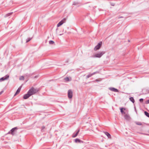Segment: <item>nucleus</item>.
Masks as SVG:
<instances>
[{"mask_svg": "<svg viewBox=\"0 0 149 149\" xmlns=\"http://www.w3.org/2000/svg\"><path fill=\"white\" fill-rule=\"evenodd\" d=\"M39 91L38 89L35 88L33 87H31L28 92L31 96L34 95Z\"/></svg>", "mask_w": 149, "mask_h": 149, "instance_id": "f257e3e1", "label": "nucleus"}, {"mask_svg": "<svg viewBox=\"0 0 149 149\" xmlns=\"http://www.w3.org/2000/svg\"><path fill=\"white\" fill-rule=\"evenodd\" d=\"M105 53V52L104 51L100 52L95 54L93 56V57L100 58Z\"/></svg>", "mask_w": 149, "mask_h": 149, "instance_id": "f03ea898", "label": "nucleus"}, {"mask_svg": "<svg viewBox=\"0 0 149 149\" xmlns=\"http://www.w3.org/2000/svg\"><path fill=\"white\" fill-rule=\"evenodd\" d=\"M102 44V42H100L94 48V50L95 51H96L100 49L101 47Z\"/></svg>", "mask_w": 149, "mask_h": 149, "instance_id": "7ed1b4c3", "label": "nucleus"}, {"mask_svg": "<svg viewBox=\"0 0 149 149\" xmlns=\"http://www.w3.org/2000/svg\"><path fill=\"white\" fill-rule=\"evenodd\" d=\"M68 96L69 98H71L72 97V91L71 90H69L68 91Z\"/></svg>", "mask_w": 149, "mask_h": 149, "instance_id": "20e7f679", "label": "nucleus"}, {"mask_svg": "<svg viewBox=\"0 0 149 149\" xmlns=\"http://www.w3.org/2000/svg\"><path fill=\"white\" fill-rule=\"evenodd\" d=\"M65 19L64 18L57 25V27H58L61 26L63 23L65 22Z\"/></svg>", "mask_w": 149, "mask_h": 149, "instance_id": "39448f33", "label": "nucleus"}, {"mask_svg": "<svg viewBox=\"0 0 149 149\" xmlns=\"http://www.w3.org/2000/svg\"><path fill=\"white\" fill-rule=\"evenodd\" d=\"M9 77V75H6L5 77L1 78L0 79V81L1 82L3 80L6 79L8 78Z\"/></svg>", "mask_w": 149, "mask_h": 149, "instance_id": "423d86ee", "label": "nucleus"}, {"mask_svg": "<svg viewBox=\"0 0 149 149\" xmlns=\"http://www.w3.org/2000/svg\"><path fill=\"white\" fill-rule=\"evenodd\" d=\"M30 96H31V95L29 94L28 93V92L27 94H25L24 95L23 98L24 99H26L28 98Z\"/></svg>", "mask_w": 149, "mask_h": 149, "instance_id": "0eeeda50", "label": "nucleus"}, {"mask_svg": "<svg viewBox=\"0 0 149 149\" xmlns=\"http://www.w3.org/2000/svg\"><path fill=\"white\" fill-rule=\"evenodd\" d=\"M109 89L111 91H112L114 92H118V90L117 89L115 88H113V87L109 88Z\"/></svg>", "mask_w": 149, "mask_h": 149, "instance_id": "6e6552de", "label": "nucleus"}, {"mask_svg": "<svg viewBox=\"0 0 149 149\" xmlns=\"http://www.w3.org/2000/svg\"><path fill=\"white\" fill-rule=\"evenodd\" d=\"M17 127H15L14 128H12L11 130H10V132H11L10 133V132H9V133H11V134H12V135H14V133H13V132H14L15 131V130H16V129H17Z\"/></svg>", "mask_w": 149, "mask_h": 149, "instance_id": "1a4fd4ad", "label": "nucleus"}, {"mask_svg": "<svg viewBox=\"0 0 149 149\" xmlns=\"http://www.w3.org/2000/svg\"><path fill=\"white\" fill-rule=\"evenodd\" d=\"M80 131V129H79L76 133H74L72 135V137L74 138L77 136Z\"/></svg>", "mask_w": 149, "mask_h": 149, "instance_id": "9d476101", "label": "nucleus"}, {"mask_svg": "<svg viewBox=\"0 0 149 149\" xmlns=\"http://www.w3.org/2000/svg\"><path fill=\"white\" fill-rule=\"evenodd\" d=\"M97 72H95L93 73H92L89 74L87 76L86 78H89V77H91L92 75L95 74V73H97Z\"/></svg>", "mask_w": 149, "mask_h": 149, "instance_id": "9b49d317", "label": "nucleus"}, {"mask_svg": "<svg viewBox=\"0 0 149 149\" xmlns=\"http://www.w3.org/2000/svg\"><path fill=\"white\" fill-rule=\"evenodd\" d=\"M21 87H20L18 88L17 89V91L15 94L14 95V96H15L20 92V91L21 90Z\"/></svg>", "mask_w": 149, "mask_h": 149, "instance_id": "f8f14e48", "label": "nucleus"}, {"mask_svg": "<svg viewBox=\"0 0 149 149\" xmlns=\"http://www.w3.org/2000/svg\"><path fill=\"white\" fill-rule=\"evenodd\" d=\"M104 133L105 134L106 136H107L109 138H111V135L108 132H104Z\"/></svg>", "mask_w": 149, "mask_h": 149, "instance_id": "ddd939ff", "label": "nucleus"}, {"mask_svg": "<svg viewBox=\"0 0 149 149\" xmlns=\"http://www.w3.org/2000/svg\"><path fill=\"white\" fill-rule=\"evenodd\" d=\"M124 118L125 119L128 120L129 119L130 117L129 115L127 114L125 115Z\"/></svg>", "mask_w": 149, "mask_h": 149, "instance_id": "4468645a", "label": "nucleus"}, {"mask_svg": "<svg viewBox=\"0 0 149 149\" xmlns=\"http://www.w3.org/2000/svg\"><path fill=\"white\" fill-rule=\"evenodd\" d=\"M64 80L66 81H70L71 80V79H70L68 77H66L64 78Z\"/></svg>", "mask_w": 149, "mask_h": 149, "instance_id": "2eb2a0df", "label": "nucleus"}, {"mask_svg": "<svg viewBox=\"0 0 149 149\" xmlns=\"http://www.w3.org/2000/svg\"><path fill=\"white\" fill-rule=\"evenodd\" d=\"M123 109L125 110V108H121L120 109V112L122 114H125V113L123 110Z\"/></svg>", "mask_w": 149, "mask_h": 149, "instance_id": "dca6fc26", "label": "nucleus"}, {"mask_svg": "<svg viewBox=\"0 0 149 149\" xmlns=\"http://www.w3.org/2000/svg\"><path fill=\"white\" fill-rule=\"evenodd\" d=\"M130 100L132 103H134V100L133 97H131L130 98Z\"/></svg>", "mask_w": 149, "mask_h": 149, "instance_id": "f3484780", "label": "nucleus"}, {"mask_svg": "<svg viewBox=\"0 0 149 149\" xmlns=\"http://www.w3.org/2000/svg\"><path fill=\"white\" fill-rule=\"evenodd\" d=\"M75 141L76 143L80 142L81 140L78 139H75Z\"/></svg>", "mask_w": 149, "mask_h": 149, "instance_id": "a211bd4d", "label": "nucleus"}, {"mask_svg": "<svg viewBox=\"0 0 149 149\" xmlns=\"http://www.w3.org/2000/svg\"><path fill=\"white\" fill-rule=\"evenodd\" d=\"M12 14V13H8L7 14H6L5 15V17H7L8 16H9L11 15Z\"/></svg>", "mask_w": 149, "mask_h": 149, "instance_id": "6ab92c4d", "label": "nucleus"}, {"mask_svg": "<svg viewBox=\"0 0 149 149\" xmlns=\"http://www.w3.org/2000/svg\"><path fill=\"white\" fill-rule=\"evenodd\" d=\"M144 113L146 116L149 118V113L146 111H145Z\"/></svg>", "mask_w": 149, "mask_h": 149, "instance_id": "aec40b11", "label": "nucleus"}, {"mask_svg": "<svg viewBox=\"0 0 149 149\" xmlns=\"http://www.w3.org/2000/svg\"><path fill=\"white\" fill-rule=\"evenodd\" d=\"M49 43L50 44H53L54 43V42L53 41L50 40L49 41Z\"/></svg>", "mask_w": 149, "mask_h": 149, "instance_id": "412c9836", "label": "nucleus"}, {"mask_svg": "<svg viewBox=\"0 0 149 149\" xmlns=\"http://www.w3.org/2000/svg\"><path fill=\"white\" fill-rule=\"evenodd\" d=\"M136 124L138 125H142V124L140 122H136Z\"/></svg>", "mask_w": 149, "mask_h": 149, "instance_id": "4be33fe9", "label": "nucleus"}, {"mask_svg": "<svg viewBox=\"0 0 149 149\" xmlns=\"http://www.w3.org/2000/svg\"><path fill=\"white\" fill-rule=\"evenodd\" d=\"M24 79V77L23 76L20 77L19 78V80H23Z\"/></svg>", "mask_w": 149, "mask_h": 149, "instance_id": "5701e85b", "label": "nucleus"}, {"mask_svg": "<svg viewBox=\"0 0 149 149\" xmlns=\"http://www.w3.org/2000/svg\"><path fill=\"white\" fill-rule=\"evenodd\" d=\"M31 38H29L27 39L26 42H29V41H30L31 40Z\"/></svg>", "mask_w": 149, "mask_h": 149, "instance_id": "b1692460", "label": "nucleus"}, {"mask_svg": "<svg viewBox=\"0 0 149 149\" xmlns=\"http://www.w3.org/2000/svg\"><path fill=\"white\" fill-rule=\"evenodd\" d=\"M45 128V127L44 126H43L42 127L41 131H44V129Z\"/></svg>", "mask_w": 149, "mask_h": 149, "instance_id": "393cba45", "label": "nucleus"}, {"mask_svg": "<svg viewBox=\"0 0 149 149\" xmlns=\"http://www.w3.org/2000/svg\"><path fill=\"white\" fill-rule=\"evenodd\" d=\"M139 100L141 102H143V98H141L139 99Z\"/></svg>", "mask_w": 149, "mask_h": 149, "instance_id": "a878e982", "label": "nucleus"}, {"mask_svg": "<svg viewBox=\"0 0 149 149\" xmlns=\"http://www.w3.org/2000/svg\"><path fill=\"white\" fill-rule=\"evenodd\" d=\"M145 103L146 104H149V100L146 101V102Z\"/></svg>", "mask_w": 149, "mask_h": 149, "instance_id": "bb28decb", "label": "nucleus"}, {"mask_svg": "<svg viewBox=\"0 0 149 149\" xmlns=\"http://www.w3.org/2000/svg\"><path fill=\"white\" fill-rule=\"evenodd\" d=\"M77 4V3L76 2H74L73 4V5H76Z\"/></svg>", "mask_w": 149, "mask_h": 149, "instance_id": "cd10ccee", "label": "nucleus"}, {"mask_svg": "<svg viewBox=\"0 0 149 149\" xmlns=\"http://www.w3.org/2000/svg\"><path fill=\"white\" fill-rule=\"evenodd\" d=\"M3 91H1L0 92V95H1L2 93H3Z\"/></svg>", "mask_w": 149, "mask_h": 149, "instance_id": "c85d7f7f", "label": "nucleus"}, {"mask_svg": "<svg viewBox=\"0 0 149 149\" xmlns=\"http://www.w3.org/2000/svg\"><path fill=\"white\" fill-rule=\"evenodd\" d=\"M123 17L120 16V17H118V19H120V18H123Z\"/></svg>", "mask_w": 149, "mask_h": 149, "instance_id": "c756f323", "label": "nucleus"}, {"mask_svg": "<svg viewBox=\"0 0 149 149\" xmlns=\"http://www.w3.org/2000/svg\"><path fill=\"white\" fill-rule=\"evenodd\" d=\"M145 134V135H148V134Z\"/></svg>", "mask_w": 149, "mask_h": 149, "instance_id": "7c9ffc66", "label": "nucleus"}, {"mask_svg": "<svg viewBox=\"0 0 149 149\" xmlns=\"http://www.w3.org/2000/svg\"><path fill=\"white\" fill-rule=\"evenodd\" d=\"M62 34H60V36H61V35H62Z\"/></svg>", "mask_w": 149, "mask_h": 149, "instance_id": "2f4dec72", "label": "nucleus"}, {"mask_svg": "<svg viewBox=\"0 0 149 149\" xmlns=\"http://www.w3.org/2000/svg\"><path fill=\"white\" fill-rule=\"evenodd\" d=\"M57 29H56V31H57Z\"/></svg>", "mask_w": 149, "mask_h": 149, "instance_id": "473e14b6", "label": "nucleus"}]
</instances>
